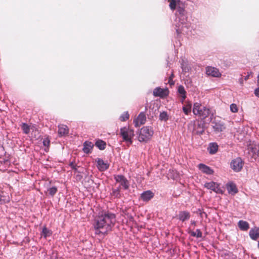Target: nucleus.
Listing matches in <instances>:
<instances>
[{
	"label": "nucleus",
	"mask_w": 259,
	"mask_h": 259,
	"mask_svg": "<svg viewBox=\"0 0 259 259\" xmlns=\"http://www.w3.org/2000/svg\"><path fill=\"white\" fill-rule=\"evenodd\" d=\"M116 222V215L114 213L102 211L97 216L94 221V228L96 234L105 235L112 230Z\"/></svg>",
	"instance_id": "1"
},
{
	"label": "nucleus",
	"mask_w": 259,
	"mask_h": 259,
	"mask_svg": "<svg viewBox=\"0 0 259 259\" xmlns=\"http://www.w3.org/2000/svg\"><path fill=\"white\" fill-rule=\"evenodd\" d=\"M176 31L178 33L188 34L189 27L190 25L186 23L187 18L185 14V11L183 8L179 7L176 11Z\"/></svg>",
	"instance_id": "2"
},
{
	"label": "nucleus",
	"mask_w": 259,
	"mask_h": 259,
	"mask_svg": "<svg viewBox=\"0 0 259 259\" xmlns=\"http://www.w3.org/2000/svg\"><path fill=\"white\" fill-rule=\"evenodd\" d=\"M193 112L195 115H198L203 119L206 118L210 115H211V118L213 116V113L211 112L209 108L203 106L198 103L194 104Z\"/></svg>",
	"instance_id": "3"
},
{
	"label": "nucleus",
	"mask_w": 259,
	"mask_h": 259,
	"mask_svg": "<svg viewBox=\"0 0 259 259\" xmlns=\"http://www.w3.org/2000/svg\"><path fill=\"white\" fill-rule=\"evenodd\" d=\"M120 135L121 136L123 141L126 142L127 146L132 144L133 139L135 136L134 130L126 126L121 127L120 130Z\"/></svg>",
	"instance_id": "4"
},
{
	"label": "nucleus",
	"mask_w": 259,
	"mask_h": 259,
	"mask_svg": "<svg viewBox=\"0 0 259 259\" xmlns=\"http://www.w3.org/2000/svg\"><path fill=\"white\" fill-rule=\"evenodd\" d=\"M154 131L151 126H145L141 128L138 140L141 142L147 143L153 136Z\"/></svg>",
	"instance_id": "5"
},
{
	"label": "nucleus",
	"mask_w": 259,
	"mask_h": 259,
	"mask_svg": "<svg viewBox=\"0 0 259 259\" xmlns=\"http://www.w3.org/2000/svg\"><path fill=\"white\" fill-rule=\"evenodd\" d=\"M114 179L116 183H119V186L118 187H120V189L123 188L124 190L128 189L129 182L124 176L121 175L115 176Z\"/></svg>",
	"instance_id": "6"
},
{
	"label": "nucleus",
	"mask_w": 259,
	"mask_h": 259,
	"mask_svg": "<svg viewBox=\"0 0 259 259\" xmlns=\"http://www.w3.org/2000/svg\"><path fill=\"white\" fill-rule=\"evenodd\" d=\"M244 162L240 157H237L233 159L230 163L231 168L235 172L241 171Z\"/></svg>",
	"instance_id": "7"
},
{
	"label": "nucleus",
	"mask_w": 259,
	"mask_h": 259,
	"mask_svg": "<svg viewBox=\"0 0 259 259\" xmlns=\"http://www.w3.org/2000/svg\"><path fill=\"white\" fill-rule=\"evenodd\" d=\"M204 187L207 189L211 190L217 193H223V191L220 188V185L216 182L213 181L206 182L204 184Z\"/></svg>",
	"instance_id": "8"
},
{
	"label": "nucleus",
	"mask_w": 259,
	"mask_h": 259,
	"mask_svg": "<svg viewBox=\"0 0 259 259\" xmlns=\"http://www.w3.org/2000/svg\"><path fill=\"white\" fill-rule=\"evenodd\" d=\"M192 133L193 135H202L205 130L204 124L200 121L195 122L193 124Z\"/></svg>",
	"instance_id": "9"
},
{
	"label": "nucleus",
	"mask_w": 259,
	"mask_h": 259,
	"mask_svg": "<svg viewBox=\"0 0 259 259\" xmlns=\"http://www.w3.org/2000/svg\"><path fill=\"white\" fill-rule=\"evenodd\" d=\"M212 127L215 133H221L226 128L224 123L221 120L212 121Z\"/></svg>",
	"instance_id": "10"
},
{
	"label": "nucleus",
	"mask_w": 259,
	"mask_h": 259,
	"mask_svg": "<svg viewBox=\"0 0 259 259\" xmlns=\"http://www.w3.org/2000/svg\"><path fill=\"white\" fill-rule=\"evenodd\" d=\"M206 74L208 76L214 77H219L221 76V73L219 70L215 67L207 66L205 68Z\"/></svg>",
	"instance_id": "11"
},
{
	"label": "nucleus",
	"mask_w": 259,
	"mask_h": 259,
	"mask_svg": "<svg viewBox=\"0 0 259 259\" xmlns=\"http://www.w3.org/2000/svg\"><path fill=\"white\" fill-rule=\"evenodd\" d=\"M96 162H97V167L100 171H104L109 168V164L107 161H104L102 158H97Z\"/></svg>",
	"instance_id": "12"
},
{
	"label": "nucleus",
	"mask_w": 259,
	"mask_h": 259,
	"mask_svg": "<svg viewBox=\"0 0 259 259\" xmlns=\"http://www.w3.org/2000/svg\"><path fill=\"white\" fill-rule=\"evenodd\" d=\"M146 120V117L144 112H141L137 118L134 120V123L136 127L144 124Z\"/></svg>",
	"instance_id": "13"
},
{
	"label": "nucleus",
	"mask_w": 259,
	"mask_h": 259,
	"mask_svg": "<svg viewBox=\"0 0 259 259\" xmlns=\"http://www.w3.org/2000/svg\"><path fill=\"white\" fill-rule=\"evenodd\" d=\"M94 145L93 143L89 141H85L83 144L82 151L85 154L91 153Z\"/></svg>",
	"instance_id": "14"
},
{
	"label": "nucleus",
	"mask_w": 259,
	"mask_h": 259,
	"mask_svg": "<svg viewBox=\"0 0 259 259\" xmlns=\"http://www.w3.org/2000/svg\"><path fill=\"white\" fill-rule=\"evenodd\" d=\"M198 168L203 173L206 175H210L213 174L214 172V171L212 168L203 163H200L198 165Z\"/></svg>",
	"instance_id": "15"
},
{
	"label": "nucleus",
	"mask_w": 259,
	"mask_h": 259,
	"mask_svg": "<svg viewBox=\"0 0 259 259\" xmlns=\"http://www.w3.org/2000/svg\"><path fill=\"white\" fill-rule=\"evenodd\" d=\"M226 188L228 192L231 195H235L238 192V189L236 185L233 182H230L226 185Z\"/></svg>",
	"instance_id": "16"
},
{
	"label": "nucleus",
	"mask_w": 259,
	"mask_h": 259,
	"mask_svg": "<svg viewBox=\"0 0 259 259\" xmlns=\"http://www.w3.org/2000/svg\"><path fill=\"white\" fill-rule=\"evenodd\" d=\"M166 92L167 90L157 87L154 90L153 94L155 97H163L167 96V93Z\"/></svg>",
	"instance_id": "17"
},
{
	"label": "nucleus",
	"mask_w": 259,
	"mask_h": 259,
	"mask_svg": "<svg viewBox=\"0 0 259 259\" xmlns=\"http://www.w3.org/2000/svg\"><path fill=\"white\" fill-rule=\"evenodd\" d=\"M250 238L253 240H256L259 238V228L254 227L251 228L249 232Z\"/></svg>",
	"instance_id": "18"
},
{
	"label": "nucleus",
	"mask_w": 259,
	"mask_h": 259,
	"mask_svg": "<svg viewBox=\"0 0 259 259\" xmlns=\"http://www.w3.org/2000/svg\"><path fill=\"white\" fill-rule=\"evenodd\" d=\"M154 193L150 190L143 192L141 195V198L144 201H148L154 197Z\"/></svg>",
	"instance_id": "19"
},
{
	"label": "nucleus",
	"mask_w": 259,
	"mask_h": 259,
	"mask_svg": "<svg viewBox=\"0 0 259 259\" xmlns=\"http://www.w3.org/2000/svg\"><path fill=\"white\" fill-rule=\"evenodd\" d=\"M178 219L184 222L188 220L190 218V213L188 211H181L178 215Z\"/></svg>",
	"instance_id": "20"
},
{
	"label": "nucleus",
	"mask_w": 259,
	"mask_h": 259,
	"mask_svg": "<svg viewBox=\"0 0 259 259\" xmlns=\"http://www.w3.org/2000/svg\"><path fill=\"white\" fill-rule=\"evenodd\" d=\"M58 134L60 136L67 135L68 134L69 129L66 125L62 124L58 126Z\"/></svg>",
	"instance_id": "21"
},
{
	"label": "nucleus",
	"mask_w": 259,
	"mask_h": 259,
	"mask_svg": "<svg viewBox=\"0 0 259 259\" xmlns=\"http://www.w3.org/2000/svg\"><path fill=\"white\" fill-rule=\"evenodd\" d=\"M207 150L210 154H214L218 150V145L216 143H210Z\"/></svg>",
	"instance_id": "22"
},
{
	"label": "nucleus",
	"mask_w": 259,
	"mask_h": 259,
	"mask_svg": "<svg viewBox=\"0 0 259 259\" xmlns=\"http://www.w3.org/2000/svg\"><path fill=\"white\" fill-rule=\"evenodd\" d=\"M95 145L100 150H104L106 147V143L101 139H98L96 141Z\"/></svg>",
	"instance_id": "23"
},
{
	"label": "nucleus",
	"mask_w": 259,
	"mask_h": 259,
	"mask_svg": "<svg viewBox=\"0 0 259 259\" xmlns=\"http://www.w3.org/2000/svg\"><path fill=\"white\" fill-rule=\"evenodd\" d=\"M178 92L181 97V102H183L186 98V92L184 87L180 85L178 89Z\"/></svg>",
	"instance_id": "24"
},
{
	"label": "nucleus",
	"mask_w": 259,
	"mask_h": 259,
	"mask_svg": "<svg viewBox=\"0 0 259 259\" xmlns=\"http://www.w3.org/2000/svg\"><path fill=\"white\" fill-rule=\"evenodd\" d=\"M238 225L240 229L242 231H247L249 228V224L247 222L242 220L238 222Z\"/></svg>",
	"instance_id": "25"
},
{
	"label": "nucleus",
	"mask_w": 259,
	"mask_h": 259,
	"mask_svg": "<svg viewBox=\"0 0 259 259\" xmlns=\"http://www.w3.org/2000/svg\"><path fill=\"white\" fill-rule=\"evenodd\" d=\"M52 234V231L48 229L46 226L44 227L41 231V236L45 238L50 237Z\"/></svg>",
	"instance_id": "26"
},
{
	"label": "nucleus",
	"mask_w": 259,
	"mask_h": 259,
	"mask_svg": "<svg viewBox=\"0 0 259 259\" xmlns=\"http://www.w3.org/2000/svg\"><path fill=\"white\" fill-rule=\"evenodd\" d=\"M9 201L10 198L8 195H5L3 192L0 194V205L9 202Z\"/></svg>",
	"instance_id": "27"
},
{
	"label": "nucleus",
	"mask_w": 259,
	"mask_h": 259,
	"mask_svg": "<svg viewBox=\"0 0 259 259\" xmlns=\"http://www.w3.org/2000/svg\"><path fill=\"white\" fill-rule=\"evenodd\" d=\"M120 187H117L116 189L112 190L111 195L115 198H119L121 197Z\"/></svg>",
	"instance_id": "28"
},
{
	"label": "nucleus",
	"mask_w": 259,
	"mask_h": 259,
	"mask_svg": "<svg viewBox=\"0 0 259 259\" xmlns=\"http://www.w3.org/2000/svg\"><path fill=\"white\" fill-rule=\"evenodd\" d=\"M159 118L161 121H167L168 119V115L166 111L160 112Z\"/></svg>",
	"instance_id": "29"
},
{
	"label": "nucleus",
	"mask_w": 259,
	"mask_h": 259,
	"mask_svg": "<svg viewBox=\"0 0 259 259\" xmlns=\"http://www.w3.org/2000/svg\"><path fill=\"white\" fill-rule=\"evenodd\" d=\"M47 191H48L49 194L50 196L53 197L57 193L58 189L56 187L54 186V187H50V188H48Z\"/></svg>",
	"instance_id": "30"
},
{
	"label": "nucleus",
	"mask_w": 259,
	"mask_h": 259,
	"mask_svg": "<svg viewBox=\"0 0 259 259\" xmlns=\"http://www.w3.org/2000/svg\"><path fill=\"white\" fill-rule=\"evenodd\" d=\"M21 128L25 134H28L30 132V126L26 123H22Z\"/></svg>",
	"instance_id": "31"
},
{
	"label": "nucleus",
	"mask_w": 259,
	"mask_h": 259,
	"mask_svg": "<svg viewBox=\"0 0 259 259\" xmlns=\"http://www.w3.org/2000/svg\"><path fill=\"white\" fill-rule=\"evenodd\" d=\"M190 234L193 237H196L197 238H201L202 236V233L200 229H197L196 232H191Z\"/></svg>",
	"instance_id": "32"
},
{
	"label": "nucleus",
	"mask_w": 259,
	"mask_h": 259,
	"mask_svg": "<svg viewBox=\"0 0 259 259\" xmlns=\"http://www.w3.org/2000/svg\"><path fill=\"white\" fill-rule=\"evenodd\" d=\"M129 114L127 111L124 112L119 117V119L121 121H125L129 118Z\"/></svg>",
	"instance_id": "33"
},
{
	"label": "nucleus",
	"mask_w": 259,
	"mask_h": 259,
	"mask_svg": "<svg viewBox=\"0 0 259 259\" xmlns=\"http://www.w3.org/2000/svg\"><path fill=\"white\" fill-rule=\"evenodd\" d=\"M170 3H169V7L171 10H174L176 8L177 3L178 2H179L180 1H177V0H169Z\"/></svg>",
	"instance_id": "34"
},
{
	"label": "nucleus",
	"mask_w": 259,
	"mask_h": 259,
	"mask_svg": "<svg viewBox=\"0 0 259 259\" xmlns=\"http://www.w3.org/2000/svg\"><path fill=\"white\" fill-rule=\"evenodd\" d=\"M183 111L186 115H188L191 111V106L187 105L183 106Z\"/></svg>",
	"instance_id": "35"
},
{
	"label": "nucleus",
	"mask_w": 259,
	"mask_h": 259,
	"mask_svg": "<svg viewBox=\"0 0 259 259\" xmlns=\"http://www.w3.org/2000/svg\"><path fill=\"white\" fill-rule=\"evenodd\" d=\"M230 110L233 113H236L238 111V107L235 104H231L230 105Z\"/></svg>",
	"instance_id": "36"
},
{
	"label": "nucleus",
	"mask_w": 259,
	"mask_h": 259,
	"mask_svg": "<svg viewBox=\"0 0 259 259\" xmlns=\"http://www.w3.org/2000/svg\"><path fill=\"white\" fill-rule=\"evenodd\" d=\"M42 143L44 146L48 147L50 145V141L48 138H47L44 139Z\"/></svg>",
	"instance_id": "37"
},
{
	"label": "nucleus",
	"mask_w": 259,
	"mask_h": 259,
	"mask_svg": "<svg viewBox=\"0 0 259 259\" xmlns=\"http://www.w3.org/2000/svg\"><path fill=\"white\" fill-rule=\"evenodd\" d=\"M69 165L71 167L72 169L74 170L75 171H77V166H76V165L74 164L73 161H72V162H70Z\"/></svg>",
	"instance_id": "38"
},
{
	"label": "nucleus",
	"mask_w": 259,
	"mask_h": 259,
	"mask_svg": "<svg viewBox=\"0 0 259 259\" xmlns=\"http://www.w3.org/2000/svg\"><path fill=\"white\" fill-rule=\"evenodd\" d=\"M174 77V75L173 73H172L171 74L170 76L169 77V79H168V83L170 84H174V82L172 80V78H173Z\"/></svg>",
	"instance_id": "39"
},
{
	"label": "nucleus",
	"mask_w": 259,
	"mask_h": 259,
	"mask_svg": "<svg viewBox=\"0 0 259 259\" xmlns=\"http://www.w3.org/2000/svg\"><path fill=\"white\" fill-rule=\"evenodd\" d=\"M181 68L184 72H186L189 71L188 67H187L184 63L181 64Z\"/></svg>",
	"instance_id": "40"
},
{
	"label": "nucleus",
	"mask_w": 259,
	"mask_h": 259,
	"mask_svg": "<svg viewBox=\"0 0 259 259\" xmlns=\"http://www.w3.org/2000/svg\"><path fill=\"white\" fill-rule=\"evenodd\" d=\"M257 85L258 86V88H257L255 90H254V95L259 98V83L257 82Z\"/></svg>",
	"instance_id": "41"
},
{
	"label": "nucleus",
	"mask_w": 259,
	"mask_h": 259,
	"mask_svg": "<svg viewBox=\"0 0 259 259\" xmlns=\"http://www.w3.org/2000/svg\"><path fill=\"white\" fill-rule=\"evenodd\" d=\"M239 82L241 85L243 84V79L242 77H241L239 79Z\"/></svg>",
	"instance_id": "42"
},
{
	"label": "nucleus",
	"mask_w": 259,
	"mask_h": 259,
	"mask_svg": "<svg viewBox=\"0 0 259 259\" xmlns=\"http://www.w3.org/2000/svg\"><path fill=\"white\" fill-rule=\"evenodd\" d=\"M195 224H196V222H195V221H192V222H191V225H195Z\"/></svg>",
	"instance_id": "43"
},
{
	"label": "nucleus",
	"mask_w": 259,
	"mask_h": 259,
	"mask_svg": "<svg viewBox=\"0 0 259 259\" xmlns=\"http://www.w3.org/2000/svg\"><path fill=\"white\" fill-rule=\"evenodd\" d=\"M248 77H249V76L247 75V76H245L244 79L247 80L248 79Z\"/></svg>",
	"instance_id": "44"
},
{
	"label": "nucleus",
	"mask_w": 259,
	"mask_h": 259,
	"mask_svg": "<svg viewBox=\"0 0 259 259\" xmlns=\"http://www.w3.org/2000/svg\"><path fill=\"white\" fill-rule=\"evenodd\" d=\"M257 247L259 249V241H258V243H257Z\"/></svg>",
	"instance_id": "45"
}]
</instances>
